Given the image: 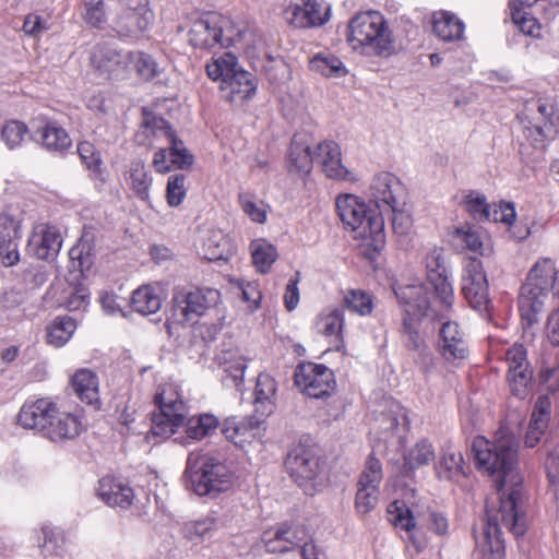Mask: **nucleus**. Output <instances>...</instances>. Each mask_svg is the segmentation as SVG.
I'll use <instances>...</instances> for the list:
<instances>
[{
    "label": "nucleus",
    "mask_w": 559,
    "mask_h": 559,
    "mask_svg": "<svg viewBox=\"0 0 559 559\" xmlns=\"http://www.w3.org/2000/svg\"><path fill=\"white\" fill-rule=\"evenodd\" d=\"M518 449L519 441L507 426H501L492 440L478 436L472 444L478 467L493 477L498 491L495 501H487L486 534L489 538L499 532V515L515 535L523 534L528 527L523 477L518 467Z\"/></svg>",
    "instance_id": "nucleus-1"
},
{
    "label": "nucleus",
    "mask_w": 559,
    "mask_h": 559,
    "mask_svg": "<svg viewBox=\"0 0 559 559\" xmlns=\"http://www.w3.org/2000/svg\"><path fill=\"white\" fill-rule=\"evenodd\" d=\"M395 294L404 308L401 329L403 345L416 354V364L423 370L428 371L435 368L436 357L425 335L420 332V323L424 319L435 322V320H444L448 316H439L443 312V306L431 302L428 297V288L424 285L399 287Z\"/></svg>",
    "instance_id": "nucleus-2"
},
{
    "label": "nucleus",
    "mask_w": 559,
    "mask_h": 559,
    "mask_svg": "<svg viewBox=\"0 0 559 559\" xmlns=\"http://www.w3.org/2000/svg\"><path fill=\"white\" fill-rule=\"evenodd\" d=\"M348 44L367 57L389 58L396 52L393 33L378 11L357 13L348 24Z\"/></svg>",
    "instance_id": "nucleus-3"
},
{
    "label": "nucleus",
    "mask_w": 559,
    "mask_h": 559,
    "mask_svg": "<svg viewBox=\"0 0 559 559\" xmlns=\"http://www.w3.org/2000/svg\"><path fill=\"white\" fill-rule=\"evenodd\" d=\"M335 205L344 226L364 240V253L373 260L385 245L383 215L368 213L366 204L353 194L337 197Z\"/></svg>",
    "instance_id": "nucleus-4"
},
{
    "label": "nucleus",
    "mask_w": 559,
    "mask_h": 559,
    "mask_svg": "<svg viewBox=\"0 0 559 559\" xmlns=\"http://www.w3.org/2000/svg\"><path fill=\"white\" fill-rule=\"evenodd\" d=\"M551 292L559 296V271L551 259L543 258L531 269L519 296V309L527 326L538 322Z\"/></svg>",
    "instance_id": "nucleus-5"
},
{
    "label": "nucleus",
    "mask_w": 559,
    "mask_h": 559,
    "mask_svg": "<svg viewBox=\"0 0 559 559\" xmlns=\"http://www.w3.org/2000/svg\"><path fill=\"white\" fill-rule=\"evenodd\" d=\"M185 474L198 496L214 498L231 487V472L222 461L210 454L190 453Z\"/></svg>",
    "instance_id": "nucleus-6"
},
{
    "label": "nucleus",
    "mask_w": 559,
    "mask_h": 559,
    "mask_svg": "<svg viewBox=\"0 0 559 559\" xmlns=\"http://www.w3.org/2000/svg\"><path fill=\"white\" fill-rule=\"evenodd\" d=\"M206 73L213 81L221 80L219 87L227 102L243 103L255 94L258 86L255 78L239 69L236 56L230 52H226L209 63Z\"/></svg>",
    "instance_id": "nucleus-7"
},
{
    "label": "nucleus",
    "mask_w": 559,
    "mask_h": 559,
    "mask_svg": "<svg viewBox=\"0 0 559 559\" xmlns=\"http://www.w3.org/2000/svg\"><path fill=\"white\" fill-rule=\"evenodd\" d=\"M219 292L213 288H194L191 290L176 288L171 298L169 324H194L213 306L218 302Z\"/></svg>",
    "instance_id": "nucleus-8"
},
{
    "label": "nucleus",
    "mask_w": 559,
    "mask_h": 559,
    "mask_svg": "<svg viewBox=\"0 0 559 559\" xmlns=\"http://www.w3.org/2000/svg\"><path fill=\"white\" fill-rule=\"evenodd\" d=\"M155 403L158 406V413L153 414L151 432L154 436L168 438L182 427L187 414L186 404L174 384L159 386Z\"/></svg>",
    "instance_id": "nucleus-9"
},
{
    "label": "nucleus",
    "mask_w": 559,
    "mask_h": 559,
    "mask_svg": "<svg viewBox=\"0 0 559 559\" xmlns=\"http://www.w3.org/2000/svg\"><path fill=\"white\" fill-rule=\"evenodd\" d=\"M230 21L216 13H206L192 23L189 31V43L201 49H207L217 45L225 46L231 43H241L250 35L249 29L239 31L236 37L225 35L224 31Z\"/></svg>",
    "instance_id": "nucleus-10"
},
{
    "label": "nucleus",
    "mask_w": 559,
    "mask_h": 559,
    "mask_svg": "<svg viewBox=\"0 0 559 559\" xmlns=\"http://www.w3.org/2000/svg\"><path fill=\"white\" fill-rule=\"evenodd\" d=\"M152 128L156 134L165 136L168 147L159 148L153 158V166L158 173H167L171 167L186 168L189 167L193 157L185 147L181 140H179L168 122L163 118H153L151 121Z\"/></svg>",
    "instance_id": "nucleus-11"
},
{
    "label": "nucleus",
    "mask_w": 559,
    "mask_h": 559,
    "mask_svg": "<svg viewBox=\"0 0 559 559\" xmlns=\"http://www.w3.org/2000/svg\"><path fill=\"white\" fill-rule=\"evenodd\" d=\"M427 271L428 290L433 288L435 298L431 302L443 306L441 317L450 312L454 301L452 284L448 280L447 267L444 264L443 251L440 248L430 249L424 260ZM425 286V284H423Z\"/></svg>",
    "instance_id": "nucleus-12"
},
{
    "label": "nucleus",
    "mask_w": 559,
    "mask_h": 559,
    "mask_svg": "<svg viewBox=\"0 0 559 559\" xmlns=\"http://www.w3.org/2000/svg\"><path fill=\"white\" fill-rule=\"evenodd\" d=\"M525 112L531 127H526V138L534 146H542L545 139H552L559 131V116L554 105L547 100L536 99L527 103Z\"/></svg>",
    "instance_id": "nucleus-13"
},
{
    "label": "nucleus",
    "mask_w": 559,
    "mask_h": 559,
    "mask_svg": "<svg viewBox=\"0 0 559 559\" xmlns=\"http://www.w3.org/2000/svg\"><path fill=\"white\" fill-rule=\"evenodd\" d=\"M122 11L114 19L111 28L120 38H138L147 29L153 13L145 0H119Z\"/></svg>",
    "instance_id": "nucleus-14"
},
{
    "label": "nucleus",
    "mask_w": 559,
    "mask_h": 559,
    "mask_svg": "<svg viewBox=\"0 0 559 559\" xmlns=\"http://www.w3.org/2000/svg\"><path fill=\"white\" fill-rule=\"evenodd\" d=\"M451 312L452 309L444 320H435L440 323L437 350L441 358L455 365L468 357L469 347L465 332L450 319Z\"/></svg>",
    "instance_id": "nucleus-15"
},
{
    "label": "nucleus",
    "mask_w": 559,
    "mask_h": 559,
    "mask_svg": "<svg viewBox=\"0 0 559 559\" xmlns=\"http://www.w3.org/2000/svg\"><path fill=\"white\" fill-rule=\"evenodd\" d=\"M285 465L295 483L302 487L306 493L312 495L313 481L321 469L319 457L314 452L304 447H297L288 453Z\"/></svg>",
    "instance_id": "nucleus-16"
},
{
    "label": "nucleus",
    "mask_w": 559,
    "mask_h": 559,
    "mask_svg": "<svg viewBox=\"0 0 559 559\" xmlns=\"http://www.w3.org/2000/svg\"><path fill=\"white\" fill-rule=\"evenodd\" d=\"M129 51L117 49L112 44L99 43L91 53V64L105 79L123 78L130 67Z\"/></svg>",
    "instance_id": "nucleus-17"
},
{
    "label": "nucleus",
    "mask_w": 559,
    "mask_h": 559,
    "mask_svg": "<svg viewBox=\"0 0 559 559\" xmlns=\"http://www.w3.org/2000/svg\"><path fill=\"white\" fill-rule=\"evenodd\" d=\"M462 293L472 308L479 312L488 310V282L483 263L476 258H471L466 263Z\"/></svg>",
    "instance_id": "nucleus-18"
},
{
    "label": "nucleus",
    "mask_w": 559,
    "mask_h": 559,
    "mask_svg": "<svg viewBox=\"0 0 559 559\" xmlns=\"http://www.w3.org/2000/svg\"><path fill=\"white\" fill-rule=\"evenodd\" d=\"M370 195L381 211H396L406 205V191L402 182L390 173L376 175L370 185Z\"/></svg>",
    "instance_id": "nucleus-19"
},
{
    "label": "nucleus",
    "mask_w": 559,
    "mask_h": 559,
    "mask_svg": "<svg viewBox=\"0 0 559 559\" xmlns=\"http://www.w3.org/2000/svg\"><path fill=\"white\" fill-rule=\"evenodd\" d=\"M295 384L309 397L320 399L332 392L333 373L323 365L302 364L295 372Z\"/></svg>",
    "instance_id": "nucleus-20"
},
{
    "label": "nucleus",
    "mask_w": 559,
    "mask_h": 559,
    "mask_svg": "<svg viewBox=\"0 0 559 559\" xmlns=\"http://www.w3.org/2000/svg\"><path fill=\"white\" fill-rule=\"evenodd\" d=\"M382 477V464L371 453L366 461L365 469L358 481L356 508L359 513H368L376 507Z\"/></svg>",
    "instance_id": "nucleus-21"
},
{
    "label": "nucleus",
    "mask_w": 559,
    "mask_h": 559,
    "mask_svg": "<svg viewBox=\"0 0 559 559\" xmlns=\"http://www.w3.org/2000/svg\"><path fill=\"white\" fill-rule=\"evenodd\" d=\"M506 360L509 366L508 381L512 394L519 399H525L532 384V371L524 346L520 344L511 346L506 353Z\"/></svg>",
    "instance_id": "nucleus-22"
},
{
    "label": "nucleus",
    "mask_w": 559,
    "mask_h": 559,
    "mask_svg": "<svg viewBox=\"0 0 559 559\" xmlns=\"http://www.w3.org/2000/svg\"><path fill=\"white\" fill-rule=\"evenodd\" d=\"M284 19L297 28L321 26L330 19V9L317 0H302L300 4H289L284 10Z\"/></svg>",
    "instance_id": "nucleus-23"
},
{
    "label": "nucleus",
    "mask_w": 559,
    "mask_h": 559,
    "mask_svg": "<svg viewBox=\"0 0 559 559\" xmlns=\"http://www.w3.org/2000/svg\"><path fill=\"white\" fill-rule=\"evenodd\" d=\"M317 162L326 177L335 180H354L353 174L342 164L341 151L337 143L324 141L318 144L314 152Z\"/></svg>",
    "instance_id": "nucleus-24"
},
{
    "label": "nucleus",
    "mask_w": 559,
    "mask_h": 559,
    "mask_svg": "<svg viewBox=\"0 0 559 559\" xmlns=\"http://www.w3.org/2000/svg\"><path fill=\"white\" fill-rule=\"evenodd\" d=\"M62 238L59 229L51 225H38L28 240L27 248L36 258L52 259L61 248Z\"/></svg>",
    "instance_id": "nucleus-25"
},
{
    "label": "nucleus",
    "mask_w": 559,
    "mask_h": 559,
    "mask_svg": "<svg viewBox=\"0 0 559 559\" xmlns=\"http://www.w3.org/2000/svg\"><path fill=\"white\" fill-rule=\"evenodd\" d=\"M55 407L56 404L49 399L27 401L17 414V423L25 429H34L44 433Z\"/></svg>",
    "instance_id": "nucleus-26"
},
{
    "label": "nucleus",
    "mask_w": 559,
    "mask_h": 559,
    "mask_svg": "<svg viewBox=\"0 0 559 559\" xmlns=\"http://www.w3.org/2000/svg\"><path fill=\"white\" fill-rule=\"evenodd\" d=\"M82 430L79 417L69 412H61L56 406L44 436L53 442H62L74 439Z\"/></svg>",
    "instance_id": "nucleus-27"
},
{
    "label": "nucleus",
    "mask_w": 559,
    "mask_h": 559,
    "mask_svg": "<svg viewBox=\"0 0 559 559\" xmlns=\"http://www.w3.org/2000/svg\"><path fill=\"white\" fill-rule=\"evenodd\" d=\"M97 495L106 504L122 509L129 508L134 499L132 488L112 477H104L98 481Z\"/></svg>",
    "instance_id": "nucleus-28"
},
{
    "label": "nucleus",
    "mask_w": 559,
    "mask_h": 559,
    "mask_svg": "<svg viewBox=\"0 0 559 559\" xmlns=\"http://www.w3.org/2000/svg\"><path fill=\"white\" fill-rule=\"evenodd\" d=\"M19 223L9 214L0 213V255L5 266H12L19 262L20 257L14 239L17 237Z\"/></svg>",
    "instance_id": "nucleus-29"
},
{
    "label": "nucleus",
    "mask_w": 559,
    "mask_h": 559,
    "mask_svg": "<svg viewBox=\"0 0 559 559\" xmlns=\"http://www.w3.org/2000/svg\"><path fill=\"white\" fill-rule=\"evenodd\" d=\"M127 187L133 194L143 202H150V189L153 182L145 163L141 159H134L130 163L124 175Z\"/></svg>",
    "instance_id": "nucleus-30"
},
{
    "label": "nucleus",
    "mask_w": 559,
    "mask_h": 559,
    "mask_svg": "<svg viewBox=\"0 0 559 559\" xmlns=\"http://www.w3.org/2000/svg\"><path fill=\"white\" fill-rule=\"evenodd\" d=\"M222 432L227 440L239 448L250 444L259 436L258 420H236L228 418L224 421Z\"/></svg>",
    "instance_id": "nucleus-31"
},
{
    "label": "nucleus",
    "mask_w": 559,
    "mask_h": 559,
    "mask_svg": "<svg viewBox=\"0 0 559 559\" xmlns=\"http://www.w3.org/2000/svg\"><path fill=\"white\" fill-rule=\"evenodd\" d=\"M436 471L440 478L448 480H457L465 476V462L461 451L451 444H445L441 449Z\"/></svg>",
    "instance_id": "nucleus-32"
},
{
    "label": "nucleus",
    "mask_w": 559,
    "mask_h": 559,
    "mask_svg": "<svg viewBox=\"0 0 559 559\" xmlns=\"http://www.w3.org/2000/svg\"><path fill=\"white\" fill-rule=\"evenodd\" d=\"M276 382L269 373H260L254 392L255 412L261 417L271 415L275 409Z\"/></svg>",
    "instance_id": "nucleus-33"
},
{
    "label": "nucleus",
    "mask_w": 559,
    "mask_h": 559,
    "mask_svg": "<svg viewBox=\"0 0 559 559\" xmlns=\"http://www.w3.org/2000/svg\"><path fill=\"white\" fill-rule=\"evenodd\" d=\"M432 29L443 41H454L463 38L464 24L453 13L438 11L432 15Z\"/></svg>",
    "instance_id": "nucleus-34"
},
{
    "label": "nucleus",
    "mask_w": 559,
    "mask_h": 559,
    "mask_svg": "<svg viewBox=\"0 0 559 559\" xmlns=\"http://www.w3.org/2000/svg\"><path fill=\"white\" fill-rule=\"evenodd\" d=\"M163 304L160 289L153 285H143L132 294L131 306L134 311L147 316L156 313Z\"/></svg>",
    "instance_id": "nucleus-35"
},
{
    "label": "nucleus",
    "mask_w": 559,
    "mask_h": 559,
    "mask_svg": "<svg viewBox=\"0 0 559 559\" xmlns=\"http://www.w3.org/2000/svg\"><path fill=\"white\" fill-rule=\"evenodd\" d=\"M378 428L391 432L399 427L408 425V417L405 408L395 400H385L383 408L377 417Z\"/></svg>",
    "instance_id": "nucleus-36"
},
{
    "label": "nucleus",
    "mask_w": 559,
    "mask_h": 559,
    "mask_svg": "<svg viewBox=\"0 0 559 559\" xmlns=\"http://www.w3.org/2000/svg\"><path fill=\"white\" fill-rule=\"evenodd\" d=\"M314 162V153L306 135L296 134L290 143L289 164L298 173L309 174Z\"/></svg>",
    "instance_id": "nucleus-37"
},
{
    "label": "nucleus",
    "mask_w": 559,
    "mask_h": 559,
    "mask_svg": "<svg viewBox=\"0 0 559 559\" xmlns=\"http://www.w3.org/2000/svg\"><path fill=\"white\" fill-rule=\"evenodd\" d=\"M72 386L79 399L86 404L99 401L97 377L87 369L79 370L72 378Z\"/></svg>",
    "instance_id": "nucleus-38"
},
{
    "label": "nucleus",
    "mask_w": 559,
    "mask_h": 559,
    "mask_svg": "<svg viewBox=\"0 0 559 559\" xmlns=\"http://www.w3.org/2000/svg\"><path fill=\"white\" fill-rule=\"evenodd\" d=\"M343 324V310L335 308L322 311L318 316L314 326L318 333L340 341L342 338Z\"/></svg>",
    "instance_id": "nucleus-39"
},
{
    "label": "nucleus",
    "mask_w": 559,
    "mask_h": 559,
    "mask_svg": "<svg viewBox=\"0 0 559 559\" xmlns=\"http://www.w3.org/2000/svg\"><path fill=\"white\" fill-rule=\"evenodd\" d=\"M435 450L427 440L418 441L404 455V473L409 474L415 469L429 464L435 460Z\"/></svg>",
    "instance_id": "nucleus-40"
},
{
    "label": "nucleus",
    "mask_w": 559,
    "mask_h": 559,
    "mask_svg": "<svg viewBox=\"0 0 559 559\" xmlns=\"http://www.w3.org/2000/svg\"><path fill=\"white\" fill-rule=\"evenodd\" d=\"M75 329L76 322L71 317H57L47 326V342L55 347H61L71 338Z\"/></svg>",
    "instance_id": "nucleus-41"
},
{
    "label": "nucleus",
    "mask_w": 559,
    "mask_h": 559,
    "mask_svg": "<svg viewBox=\"0 0 559 559\" xmlns=\"http://www.w3.org/2000/svg\"><path fill=\"white\" fill-rule=\"evenodd\" d=\"M38 141L51 152H63L71 145L67 131L55 123H47L40 131Z\"/></svg>",
    "instance_id": "nucleus-42"
},
{
    "label": "nucleus",
    "mask_w": 559,
    "mask_h": 559,
    "mask_svg": "<svg viewBox=\"0 0 559 559\" xmlns=\"http://www.w3.org/2000/svg\"><path fill=\"white\" fill-rule=\"evenodd\" d=\"M219 421L212 414H200L185 420L186 432L188 438L193 440H201L204 437L211 436L217 428Z\"/></svg>",
    "instance_id": "nucleus-43"
},
{
    "label": "nucleus",
    "mask_w": 559,
    "mask_h": 559,
    "mask_svg": "<svg viewBox=\"0 0 559 559\" xmlns=\"http://www.w3.org/2000/svg\"><path fill=\"white\" fill-rule=\"evenodd\" d=\"M218 527V521L214 513L206 516L186 522L182 525V533L190 540L210 538Z\"/></svg>",
    "instance_id": "nucleus-44"
},
{
    "label": "nucleus",
    "mask_w": 559,
    "mask_h": 559,
    "mask_svg": "<svg viewBox=\"0 0 559 559\" xmlns=\"http://www.w3.org/2000/svg\"><path fill=\"white\" fill-rule=\"evenodd\" d=\"M312 71L325 76L342 78L347 74V69L340 58L330 53H318L310 60Z\"/></svg>",
    "instance_id": "nucleus-45"
},
{
    "label": "nucleus",
    "mask_w": 559,
    "mask_h": 559,
    "mask_svg": "<svg viewBox=\"0 0 559 559\" xmlns=\"http://www.w3.org/2000/svg\"><path fill=\"white\" fill-rule=\"evenodd\" d=\"M252 262L260 273H267L277 258L275 247L264 240L251 242Z\"/></svg>",
    "instance_id": "nucleus-46"
},
{
    "label": "nucleus",
    "mask_w": 559,
    "mask_h": 559,
    "mask_svg": "<svg viewBox=\"0 0 559 559\" xmlns=\"http://www.w3.org/2000/svg\"><path fill=\"white\" fill-rule=\"evenodd\" d=\"M28 127L19 120H8L0 130V139L9 150H15L22 145L28 135Z\"/></svg>",
    "instance_id": "nucleus-47"
},
{
    "label": "nucleus",
    "mask_w": 559,
    "mask_h": 559,
    "mask_svg": "<svg viewBox=\"0 0 559 559\" xmlns=\"http://www.w3.org/2000/svg\"><path fill=\"white\" fill-rule=\"evenodd\" d=\"M344 305L350 312L359 316H368L373 309L371 295L360 289H349L346 292Z\"/></svg>",
    "instance_id": "nucleus-48"
},
{
    "label": "nucleus",
    "mask_w": 559,
    "mask_h": 559,
    "mask_svg": "<svg viewBox=\"0 0 559 559\" xmlns=\"http://www.w3.org/2000/svg\"><path fill=\"white\" fill-rule=\"evenodd\" d=\"M204 257L210 261H217L227 258L229 241L222 231H213L203 243Z\"/></svg>",
    "instance_id": "nucleus-49"
},
{
    "label": "nucleus",
    "mask_w": 559,
    "mask_h": 559,
    "mask_svg": "<svg viewBox=\"0 0 559 559\" xmlns=\"http://www.w3.org/2000/svg\"><path fill=\"white\" fill-rule=\"evenodd\" d=\"M485 515H487V508L485 509ZM487 526H488V516H486V523H485V527H484V532H483L484 543H483L481 547L484 548V550H488L490 552V556H493V559L500 558L504 551V543H503V539L501 536L502 527L507 528L516 538L523 536L526 533V532H524L521 535H515L509 527H507V525H504L502 523L501 515H499V519H498L499 532L495 535L492 534V536L490 538L486 534ZM525 531H527V528Z\"/></svg>",
    "instance_id": "nucleus-50"
},
{
    "label": "nucleus",
    "mask_w": 559,
    "mask_h": 559,
    "mask_svg": "<svg viewBox=\"0 0 559 559\" xmlns=\"http://www.w3.org/2000/svg\"><path fill=\"white\" fill-rule=\"evenodd\" d=\"M130 66L133 64L138 74L144 80L154 79L159 69L156 61L147 53L142 51H129Z\"/></svg>",
    "instance_id": "nucleus-51"
},
{
    "label": "nucleus",
    "mask_w": 559,
    "mask_h": 559,
    "mask_svg": "<svg viewBox=\"0 0 559 559\" xmlns=\"http://www.w3.org/2000/svg\"><path fill=\"white\" fill-rule=\"evenodd\" d=\"M238 199L242 211L253 222L262 224L266 221V206L262 201L247 192L240 193Z\"/></svg>",
    "instance_id": "nucleus-52"
},
{
    "label": "nucleus",
    "mask_w": 559,
    "mask_h": 559,
    "mask_svg": "<svg viewBox=\"0 0 559 559\" xmlns=\"http://www.w3.org/2000/svg\"><path fill=\"white\" fill-rule=\"evenodd\" d=\"M456 236L468 250L485 253L484 234L479 228L466 225L456 229Z\"/></svg>",
    "instance_id": "nucleus-53"
},
{
    "label": "nucleus",
    "mask_w": 559,
    "mask_h": 559,
    "mask_svg": "<svg viewBox=\"0 0 559 559\" xmlns=\"http://www.w3.org/2000/svg\"><path fill=\"white\" fill-rule=\"evenodd\" d=\"M186 176L176 174L168 177L166 198L169 206L176 207L180 205L186 198Z\"/></svg>",
    "instance_id": "nucleus-54"
},
{
    "label": "nucleus",
    "mask_w": 559,
    "mask_h": 559,
    "mask_svg": "<svg viewBox=\"0 0 559 559\" xmlns=\"http://www.w3.org/2000/svg\"><path fill=\"white\" fill-rule=\"evenodd\" d=\"M308 532L304 525L283 524L278 527V538L293 549L301 543H307Z\"/></svg>",
    "instance_id": "nucleus-55"
},
{
    "label": "nucleus",
    "mask_w": 559,
    "mask_h": 559,
    "mask_svg": "<svg viewBox=\"0 0 559 559\" xmlns=\"http://www.w3.org/2000/svg\"><path fill=\"white\" fill-rule=\"evenodd\" d=\"M41 531L44 540L43 544H40V547L43 548V551L50 555L56 554L58 556V549L61 548L64 542L62 533L58 528L49 525L43 526Z\"/></svg>",
    "instance_id": "nucleus-56"
},
{
    "label": "nucleus",
    "mask_w": 559,
    "mask_h": 559,
    "mask_svg": "<svg viewBox=\"0 0 559 559\" xmlns=\"http://www.w3.org/2000/svg\"><path fill=\"white\" fill-rule=\"evenodd\" d=\"M465 207L475 219L486 221L488 218L489 204L484 195L471 193L465 200Z\"/></svg>",
    "instance_id": "nucleus-57"
},
{
    "label": "nucleus",
    "mask_w": 559,
    "mask_h": 559,
    "mask_svg": "<svg viewBox=\"0 0 559 559\" xmlns=\"http://www.w3.org/2000/svg\"><path fill=\"white\" fill-rule=\"evenodd\" d=\"M488 218L486 221L500 222L511 225L515 219L514 206L510 203L489 204Z\"/></svg>",
    "instance_id": "nucleus-58"
},
{
    "label": "nucleus",
    "mask_w": 559,
    "mask_h": 559,
    "mask_svg": "<svg viewBox=\"0 0 559 559\" xmlns=\"http://www.w3.org/2000/svg\"><path fill=\"white\" fill-rule=\"evenodd\" d=\"M85 7V21L94 27H100L106 21L104 0H87Z\"/></svg>",
    "instance_id": "nucleus-59"
},
{
    "label": "nucleus",
    "mask_w": 559,
    "mask_h": 559,
    "mask_svg": "<svg viewBox=\"0 0 559 559\" xmlns=\"http://www.w3.org/2000/svg\"><path fill=\"white\" fill-rule=\"evenodd\" d=\"M391 213L392 228L396 234L405 235L412 227V217L406 205H402L400 210L389 211Z\"/></svg>",
    "instance_id": "nucleus-60"
},
{
    "label": "nucleus",
    "mask_w": 559,
    "mask_h": 559,
    "mask_svg": "<svg viewBox=\"0 0 559 559\" xmlns=\"http://www.w3.org/2000/svg\"><path fill=\"white\" fill-rule=\"evenodd\" d=\"M237 284L241 290L242 299L248 302L252 309H257L262 299L258 284L254 282L243 283L241 281H238Z\"/></svg>",
    "instance_id": "nucleus-61"
},
{
    "label": "nucleus",
    "mask_w": 559,
    "mask_h": 559,
    "mask_svg": "<svg viewBox=\"0 0 559 559\" xmlns=\"http://www.w3.org/2000/svg\"><path fill=\"white\" fill-rule=\"evenodd\" d=\"M78 153L82 162L87 166V168L94 170L98 168L100 164V158L92 143L86 141L79 143Z\"/></svg>",
    "instance_id": "nucleus-62"
},
{
    "label": "nucleus",
    "mask_w": 559,
    "mask_h": 559,
    "mask_svg": "<svg viewBox=\"0 0 559 559\" xmlns=\"http://www.w3.org/2000/svg\"><path fill=\"white\" fill-rule=\"evenodd\" d=\"M428 528L439 536H445L449 532V521L444 514L437 511H429L427 514Z\"/></svg>",
    "instance_id": "nucleus-63"
},
{
    "label": "nucleus",
    "mask_w": 559,
    "mask_h": 559,
    "mask_svg": "<svg viewBox=\"0 0 559 559\" xmlns=\"http://www.w3.org/2000/svg\"><path fill=\"white\" fill-rule=\"evenodd\" d=\"M546 335L554 345H559V306L549 314L546 323Z\"/></svg>",
    "instance_id": "nucleus-64"
}]
</instances>
